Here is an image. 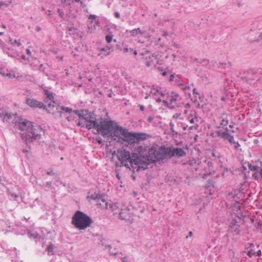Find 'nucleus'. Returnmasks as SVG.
Here are the masks:
<instances>
[{
    "mask_svg": "<svg viewBox=\"0 0 262 262\" xmlns=\"http://www.w3.org/2000/svg\"><path fill=\"white\" fill-rule=\"evenodd\" d=\"M37 30L38 31H40V28H38L37 29Z\"/></svg>",
    "mask_w": 262,
    "mask_h": 262,
    "instance_id": "48",
    "label": "nucleus"
},
{
    "mask_svg": "<svg viewBox=\"0 0 262 262\" xmlns=\"http://www.w3.org/2000/svg\"><path fill=\"white\" fill-rule=\"evenodd\" d=\"M218 136L222 138L227 139L230 136V134L228 133L227 131L225 132H220L219 131L217 132Z\"/></svg>",
    "mask_w": 262,
    "mask_h": 262,
    "instance_id": "19",
    "label": "nucleus"
},
{
    "mask_svg": "<svg viewBox=\"0 0 262 262\" xmlns=\"http://www.w3.org/2000/svg\"><path fill=\"white\" fill-rule=\"evenodd\" d=\"M255 254V252L253 251L252 250H249L248 252V255H249L250 257L254 255Z\"/></svg>",
    "mask_w": 262,
    "mask_h": 262,
    "instance_id": "28",
    "label": "nucleus"
},
{
    "mask_svg": "<svg viewBox=\"0 0 262 262\" xmlns=\"http://www.w3.org/2000/svg\"><path fill=\"white\" fill-rule=\"evenodd\" d=\"M117 157L122 166L126 167L133 172L143 170L142 158L140 155L133 154L132 156L130 152L126 150L118 151Z\"/></svg>",
    "mask_w": 262,
    "mask_h": 262,
    "instance_id": "2",
    "label": "nucleus"
},
{
    "mask_svg": "<svg viewBox=\"0 0 262 262\" xmlns=\"http://www.w3.org/2000/svg\"><path fill=\"white\" fill-rule=\"evenodd\" d=\"M234 148L236 149H238V148L240 147V144L238 143V142H234Z\"/></svg>",
    "mask_w": 262,
    "mask_h": 262,
    "instance_id": "30",
    "label": "nucleus"
},
{
    "mask_svg": "<svg viewBox=\"0 0 262 262\" xmlns=\"http://www.w3.org/2000/svg\"><path fill=\"white\" fill-rule=\"evenodd\" d=\"M187 120L191 124H193L189 126V129L196 130L198 128V118L195 113L189 114L187 117Z\"/></svg>",
    "mask_w": 262,
    "mask_h": 262,
    "instance_id": "15",
    "label": "nucleus"
},
{
    "mask_svg": "<svg viewBox=\"0 0 262 262\" xmlns=\"http://www.w3.org/2000/svg\"><path fill=\"white\" fill-rule=\"evenodd\" d=\"M4 34L3 32H0V35L2 36Z\"/></svg>",
    "mask_w": 262,
    "mask_h": 262,
    "instance_id": "49",
    "label": "nucleus"
},
{
    "mask_svg": "<svg viewBox=\"0 0 262 262\" xmlns=\"http://www.w3.org/2000/svg\"><path fill=\"white\" fill-rule=\"evenodd\" d=\"M260 254H261V252H260V250H259V251H258V253H257V255H258V256H260Z\"/></svg>",
    "mask_w": 262,
    "mask_h": 262,
    "instance_id": "44",
    "label": "nucleus"
},
{
    "mask_svg": "<svg viewBox=\"0 0 262 262\" xmlns=\"http://www.w3.org/2000/svg\"><path fill=\"white\" fill-rule=\"evenodd\" d=\"M147 135L144 133H132L126 130V134H125L123 141L128 142V143H136L140 141L145 140Z\"/></svg>",
    "mask_w": 262,
    "mask_h": 262,
    "instance_id": "8",
    "label": "nucleus"
},
{
    "mask_svg": "<svg viewBox=\"0 0 262 262\" xmlns=\"http://www.w3.org/2000/svg\"><path fill=\"white\" fill-rule=\"evenodd\" d=\"M160 88H159V87H157L156 88H153L151 90V91H150V93L151 94H153V95H157L158 94H160L162 96H163V94L161 92H160Z\"/></svg>",
    "mask_w": 262,
    "mask_h": 262,
    "instance_id": "21",
    "label": "nucleus"
},
{
    "mask_svg": "<svg viewBox=\"0 0 262 262\" xmlns=\"http://www.w3.org/2000/svg\"><path fill=\"white\" fill-rule=\"evenodd\" d=\"M116 123L113 121L101 119L98 122L95 128H96L98 133L102 136L110 137Z\"/></svg>",
    "mask_w": 262,
    "mask_h": 262,
    "instance_id": "6",
    "label": "nucleus"
},
{
    "mask_svg": "<svg viewBox=\"0 0 262 262\" xmlns=\"http://www.w3.org/2000/svg\"><path fill=\"white\" fill-rule=\"evenodd\" d=\"M131 35L133 36H137L138 34H143V32H142L139 28L137 29H135L130 31Z\"/></svg>",
    "mask_w": 262,
    "mask_h": 262,
    "instance_id": "20",
    "label": "nucleus"
},
{
    "mask_svg": "<svg viewBox=\"0 0 262 262\" xmlns=\"http://www.w3.org/2000/svg\"><path fill=\"white\" fill-rule=\"evenodd\" d=\"M140 110L142 111H143L144 110V107L142 105H140Z\"/></svg>",
    "mask_w": 262,
    "mask_h": 262,
    "instance_id": "39",
    "label": "nucleus"
},
{
    "mask_svg": "<svg viewBox=\"0 0 262 262\" xmlns=\"http://www.w3.org/2000/svg\"><path fill=\"white\" fill-rule=\"evenodd\" d=\"M113 35H108L105 36V40L107 43H110L113 40Z\"/></svg>",
    "mask_w": 262,
    "mask_h": 262,
    "instance_id": "24",
    "label": "nucleus"
},
{
    "mask_svg": "<svg viewBox=\"0 0 262 262\" xmlns=\"http://www.w3.org/2000/svg\"><path fill=\"white\" fill-rule=\"evenodd\" d=\"M167 75V73L166 72H164L162 73L163 76H166Z\"/></svg>",
    "mask_w": 262,
    "mask_h": 262,
    "instance_id": "43",
    "label": "nucleus"
},
{
    "mask_svg": "<svg viewBox=\"0 0 262 262\" xmlns=\"http://www.w3.org/2000/svg\"><path fill=\"white\" fill-rule=\"evenodd\" d=\"M132 52H133L134 54L135 55H137V51H136V50H133V51Z\"/></svg>",
    "mask_w": 262,
    "mask_h": 262,
    "instance_id": "42",
    "label": "nucleus"
},
{
    "mask_svg": "<svg viewBox=\"0 0 262 262\" xmlns=\"http://www.w3.org/2000/svg\"><path fill=\"white\" fill-rule=\"evenodd\" d=\"M193 94L195 93H196V89H194L193 90Z\"/></svg>",
    "mask_w": 262,
    "mask_h": 262,
    "instance_id": "46",
    "label": "nucleus"
},
{
    "mask_svg": "<svg viewBox=\"0 0 262 262\" xmlns=\"http://www.w3.org/2000/svg\"><path fill=\"white\" fill-rule=\"evenodd\" d=\"M260 174L261 176H262V169L260 170Z\"/></svg>",
    "mask_w": 262,
    "mask_h": 262,
    "instance_id": "50",
    "label": "nucleus"
},
{
    "mask_svg": "<svg viewBox=\"0 0 262 262\" xmlns=\"http://www.w3.org/2000/svg\"><path fill=\"white\" fill-rule=\"evenodd\" d=\"M22 58H25V56H22Z\"/></svg>",
    "mask_w": 262,
    "mask_h": 262,
    "instance_id": "56",
    "label": "nucleus"
},
{
    "mask_svg": "<svg viewBox=\"0 0 262 262\" xmlns=\"http://www.w3.org/2000/svg\"><path fill=\"white\" fill-rule=\"evenodd\" d=\"M10 41H12L11 43L13 45H16L17 47H19L21 45V43L19 40H14L13 41L10 40Z\"/></svg>",
    "mask_w": 262,
    "mask_h": 262,
    "instance_id": "25",
    "label": "nucleus"
},
{
    "mask_svg": "<svg viewBox=\"0 0 262 262\" xmlns=\"http://www.w3.org/2000/svg\"><path fill=\"white\" fill-rule=\"evenodd\" d=\"M220 119L221 120L220 124L223 126H226L228 123V120L227 119V116L226 114H223L220 117Z\"/></svg>",
    "mask_w": 262,
    "mask_h": 262,
    "instance_id": "17",
    "label": "nucleus"
},
{
    "mask_svg": "<svg viewBox=\"0 0 262 262\" xmlns=\"http://www.w3.org/2000/svg\"><path fill=\"white\" fill-rule=\"evenodd\" d=\"M26 52H27V54L29 55V56H31V51L29 50V49H27L26 50Z\"/></svg>",
    "mask_w": 262,
    "mask_h": 262,
    "instance_id": "36",
    "label": "nucleus"
},
{
    "mask_svg": "<svg viewBox=\"0 0 262 262\" xmlns=\"http://www.w3.org/2000/svg\"><path fill=\"white\" fill-rule=\"evenodd\" d=\"M137 151L142 158L143 170L147 168L150 163L168 158V147H151L140 146Z\"/></svg>",
    "mask_w": 262,
    "mask_h": 262,
    "instance_id": "1",
    "label": "nucleus"
},
{
    "mask_svg": "<svg viewBox=\"0 0 262 262\" xmlns=\"http://www.w3.org/2000/svg\"><path fill=\"white\" fill-rule=\"evenodd\" d=\"M72 223L76 228L84 230L91 226L92 221L88 215L78 211L73 216Z\"/></svg>",
    "mask_w": 262,
    "mask_h": 262,
    "instance_id": "5",
    "label": "nucleus"
},
{
    "mask_svg": "<svg viewBox=\"0 0 262 262\" xmlns=\"http://www.w3.org/2000/svg\"><path fill=\"white\" fill-rule=\"evenodd\" d=\"M227 140L230 142V143H233L234 144V142H235L234 141V138L232 136H231L230 135V136H229L228 138L227 139Z\"/></svg>",
    "mask_w": 262,
    "mask_h": 262,
    "instance_id": "27",
    "label": "nucleus"
},
{
    "mask_svg": "<svg viewBox=\"0 0 262 262\" xmlns=\"http://www.w3.org/2000/svg\"><path fill=\"white\" fill-rule=\"evenodd\" d=\"M230 230L233 234H237L239 232V227L237 224H233L230 226Z\"/></svg>",
    "mask_w": 262,
    "mask_h": 262,
    "instance_id": "18",
    "label": "nucleus"
},
{
    "mask_svg": "<svg viewBox=\"0 0 262 262\" xmlns=\"http://www.w3.org/2000/svg\"><path fill=\"white\" fill-rule=\"evenodd\" d=\"M128 257L127 256H125L124 257L121 258L122 262H127Z\"/></svg>",
    "mask_w": 262,
    "mask_h": 262,
    "instance_id": "31",
    "label": "nucleus"
},
{
    "mask_svg": "<svg viewBox=\"0 0 262 262\" xmlns=\"http://www.w3.org/2000/svg\"><path fill=\"white\" fill-rule=\"evenodd\" d=\"M53 250V246L51 245L48 246V251L49 252H52Z\"/></svg>",
    "mask_w": 262,
    "mask_h": 262,
    "instance_id": "33",
    "label": "nucleus"
},
{
    "mask_svg": "<svg viewBox=\"0 0 262 262\" xmlns=\"http://www.w3.org/2000/svg\"><path fill=\"white\" fill-rule=\"evenodd\" d=\"M186 155L185 151L181 148L168 147V158L173 156L182 157Z\"/></svg>",
    "mask_w": 262,
    "mask_h": 262,
    "instance_id": "12",
    "label": "nucleus"
},
{
    "mask_svg": "<svg viewBox=\"0 0 262 262\" xmlns=\"http://www.w3.org/2000/svg\"><path fill=\"white\" fill-rule=\"evenodd\" d=\"M87 198L89 201L91 200L95 201L96 205L99 206L100 208L102 209H108V206H110L111 208H112V211L114 212V214L117 213V212L115 211L114 209V208L117 207V205L113 204L111 205V204L103 198L102 194L95 193L91 195H88Z\"/></svg>",
    "mask_w": 262,
    "mask_h": 262,
    "instance_id": "7",
    "label": "nucleus"
},
{
    "mask_svg": "<svg viewBox=\"0 0 262 262\" xmlns=\"http://www.w3.org/2000/svg\"><path fill=\"white\" fill-rule=\"evenodd\" d=\"M174 77V75H171L169 78V81H172L173 80V78Z\"/></svg>",
    "mask_w": 262,
    "mask_h": 262,
    "instance_id": "38",
    "label": "nucleus"
},
{
    "mask_svg": "<svg viewBox=\"0 0 262 262\" xmlns=\"http://www.w3.org/2000/svg\"><path fill=\"white\" fill-rule=\"evenodd\" d=\"M133 51V49H131V48H125L123 49V52L124 53H126L127 52H132Z\"/></svg>",
    "mask_w": 262,
    "mask_h": 262,
    "instance_id": "29",
    "label": "nucleus"
},
{
    "mask_svg": "<svg viewBox=\"0 0 262 262\" xmlns=\"http://www.w3.org/2000/svg\"><path fill=\"white\" fill-rule=\"evenodd\" d=\"M110 48L105 49V48H102L100 50V54H102V52H104L106 53L105 55H108L110 53Z\"/></svg>",
    "mask_w": 262,
    "mask_h": 262,
    "instance_id": "23",
    "label": "nucleus"
},
{
    "mask_svg": "<svg viewBox=\"0 0 262 262\" xmlns=\"http://www.w3.org/2000/svg\"><path fill=\"white\" fill-rule=\"evenodd\" d=\"M107 248L109 249L110 252L111 254L116 255L117 254L116 250L115 249L112 250V247L111 246H108Z\"/></svg>",
    "mask_w": 262,
    "mask_h": 262,
    "instance_id": "26",
    "label": "nucleus"
},
{
    "mask_svg": "<svg viewBox=\"0 0 262 262\" xmlns=\"http://www.w3.org/2000/svg\"><path fill=\"white\" fill-rule=\"evenodd\" d=\"M74 112L79 117L78 126H85L88 129L95 128L98 122L93 113L87 110H76Z\"/></svg>",
    "mask_w": 262,
    "mask_h": 262,
    "instance_id": "3",
    "label": "nucleus"
},
{
    "mask_svg": "<svg viewBox=\"0 0 262 262\" xmlns=\"http://www.w3.org/2000/svg\"><path fill=\"white\" fill-rule=\"evenodd\" d=\"M45 94L46 96L45 102L48 103V109L49 112L54 113V108L57 110V104L54 100V97L52 92L49 91L47 89H43Z\"/></svg>",
    "mask_w": 262,
    "mask_h": 262,
    "instance_id": "10",
    "label": "nucleus"
},
{
    "mask_svg": "<svg viewBox=\"0 0 262 262\" xmlns=\"http://www.w3.org/2000/svg\"><path fill=\"white\" fill-rule=\"evenodd\" d=\"M62 110L66 112H70L71 111V109L69 107H62Z\"/></svg>",
    "mask_w": 262,
    "mask_h": 262,
    "instance_id": "32",
    "label": "nucleus"
},
{
    "mask_svg": "<svg viewBox=\"0 0 262 262\" xmlns=\"http://www.w3.org/2000/svg\"><path fill=\"white\" fill-rule=\"evenodd\" d=\"M133 213L128 207L122 209L121 212L119 213V217L122 220L130 221L133 219Z\"/></svg>",
    "mask_w": 262,
    "mask_h": 262,
    "instance_id": "14",
    "label": "nucleus"
},
{
    "mask_svg": "<svg viewBox=\"0 0 262 262\" xmlns=\"http://www.w3.org/2000/svg\"><path fill=\"white\" fill-rule=\"evenodd\" d=\"M157 101H159V102H160L161 100L159 99H158V100H157Z\"/></svg>",
    "mask_w": 262,
    "mask_h": 262,
    "instance_id": "55",
    "label": "nucleus"
},
{
    "mask_svg": "<svg viewBox=\"0 0 262 262\" xmlns=\"http://www.w3.org/2000/svg\"><path fill=\"white\" fill-rule=\"evenodd\" d=\"M187 127H184L183 128L184 130H185L186 129Z\"/></svg>",
    "mask_w": 262,
    "mask_h": 262,
    "instance_id": "52",
    "label": "nucleus"
},
{
    "mask_svg": "<svg viewBox=\"0 0 262 262\" xmlns=\"http://www.w3.org/2000/svg\"><path fill=\"white\" fill-rule=\"evenodd\" d=\"M0 117H3L4 119H6V118H10L11 117V115L9 114L6 111H5L0 112Z\"/></svg>",
    "mask_w": 262,
    "mask_h": 262,
    "instance_id": "22",
    "label": "nucleus"
},
{
    "mask_svg": "<svg viewBox=\"0 0 262 262\" xmlns=\"http://www.w3.org/2000/svg\"><path fill=\"white\" fill-rule=\"evenodd\" d=\"M61 1H62V3H63V2H66V0H61Z\"/></svg>",
    "mask_w": 262,
    "mask_h": 262,
    "instance_id": "51",
    "label": "nucleus"
},
{
    "mask_svg": "<svg viewBox=\"0 0 262 262\" xmlns=\"http://www.w3.org/2000/svg\"><path fill=\"white\" fill-rule=\"evenodd\" d=\"M190 89V87L189 86H187V85H185L184 86H183L182 88V89L184 90V91H186L187 89Z\"/></svg>",
    "mask_w": 262,
    "mask_h": 262,
    "instance_id": "34",
    "label": "nucleus"
},
{
    "mask_svg": "<svg viewBox=\"0 0 262 262\" xmlns=\"http://www.w3.org/2000/svg\"><path fill=\"white\" fill-rule=\"evenodd\" d=\"M208 165H212V163H211V162H208Z\"/></svg>",
    "mask_w": 262,
    "mask_h": 262,
    "instance_id": "47",
    "label": "nucleus"
},
{
    "mask_svg": "<svg viewBox=\"0 0 262 262\" xmlns=\"http://www.w3.org/2000/svg\"><path fill=\"white\" fill-rule=\"evenodd\" d=\"M97 16L94 15H90L89 17V24L88 27L89 30L92 32L96 30V26L99 25V21L96 18Z\"/></svg>",
    "mask_w": 262,
    "mask_h": 262,
    "instance_id": "13",
    "label": "nucleus"
},
{
    "mask_svg": "<svg viewBox=\"0 0 262 262\" xmlns=\"http://www.w3.org/2000/svg\"><path fill=\"white\" fill-rule=\"evenodd\" d=\"M179 96L175 92H171L168 94L166 100H163V102L170 108H173L177 105V101Z\"/></svg>",
    "mask_w": 262,
    "mask_h": 262,
    "instance_id": "11",
    "label": "nucleus"
},
{
    "mask_svg": "<svg viewBox=\"0 0 262 262\" xmlns=\"http://www.w3.org/2000/svg\"><path fill=\"white\" fill-rule=\"evenodd\" d=\"M19 128L22 130H26L31 140L40 139L43 132L40 126L36 124L33 125L26 120L19 123Z\"/></svg>",
    "mask_w": 262,
    "mask_h": 262,
    "instance_id": "4",
    "label": "nucleus"
},
{
    "mask_svg": "<svg viewBox=\"0 0 262 262\" xmlns=\"http://www.w3.org/2000/svg\"><path fill=\"white\" fill-rule=\"evenodd\" d=\"M3 28H6V27L4 25H3Z\"/></svg>",
    "mask_w": 262,
    "mask_h": 262,
    "instance_id": "53",
    "label": "nucleus"
},
{
    "mask_svg": "<svg viewBox=\"0 0 262 262\" xmlns=\"http://www.w3.org/2000/svg\"><path fill=\"white\" fill-rule=\"evenodd\" d=\"M192 235V231H190L189 232V236H191ZM188 237V236H186V238H187Z\"/></svg>",
    "mask_w": 262,
    "mask_h": 262,
    "instance_id": "40",
    "label": "nucleus"
},
{
    "mask_svg": "<svg viewBox=\"0 0 262 262\" xmlns=\"http://www.w3.org/2000/svg\"><path fill=\"white\" fill-rule=\"evenodd\" d=\"M26 103L32 107L45 108L46 107L43 103L33 99H27L26 100Z\"/></svg>",
    "mask_w": 262,
    "mask_h": 262,
    "instance_id": "16",
    "label": "nucleus"
},
{
    "mask_svg": "<svg viewBox=\"0 0 262 262\" xmlns=\"http://www.w3.org/2000/svg\"><path fill=\"white\" fill-rule=\"evenodd\" d=\"M114 15H115V17H116L117 18H120V14L118 12H115Z\"/></svg>",
    "mask_w": 262,
    "mask_h": 262,
    "instance_id": "35",
    "label": "nucleus"
},
{
    "mask_svg": "<svg viewBox=\"0 0 262 262\" xmlns=\"http://www.w3.org/2000/svg\"><path fill=\"white\" fill-rule=\"evenodd\" d=\"M146 66L147 67H149L150 66V63L149 62H147L146 63Z\"/></svg>",
    "mask_w": 262,
    "mask_h": 262,
    "instance_id": "41",
    "label": "nucleus"
},
{
    "mask_svg": "<svg viewBox=\"0 0 262 262\" xmlns=\"http://www.w3.org/2000/svg\"><path fill=\"white\" fill-rule=\"evenodd\" d=\"M74 1H76V2H79V0H74Z\"/></svg>",
    "mask_w": 262,
    "mask_h": 262,
    "instance_id": "54",
    "label": "nucleus"
},
{
    "mask_svg": "<svg viewBox=\"0 0 262 262\" xmlns=\"http://www.w3.org/2000/svg\"><path fill=\"white\" fill-rule=\"evenodd\" d=\"M152 120V118L151 117H149L148 118V120L149 122H151Z\"/></svg>",
    "mask_w": 262,
    "mask_h": 262,
    "instance_id": "45",
    "label": "nucleus"
},
{
    "mask_svg": "<svg viewBox=\"0 0 262 262\" xmlns=\"http://www.w3.org/2000/svg\"><path fill=\"white\" fill-rule=\"evenodd\" d=\"M126 129L120 126L116 123L113 129L110 138L114 140H117L119 142H123L125 134H126Z\"/></svg>",
    "mask_w": 262,
    "mask_h": 262,
    "instance_id": "9",
    "label": "nucleus"
},
{
    "mask_svg": "<svg viewBox=\"0 0 262 262\" xmlns=\"http://www.w3.org/2000/svg\"><path fill=\"white\" fill-rule=\"evenodd\" d=\"M47 174H48V175L54 174V172H53L52 170H51V171H48V172H47Z\"/></svg>",
    "mask_w": 262,
    "mask_h": 262,
    "instance_id": "37",
    "label": "nucleus"
}]
</instances>
